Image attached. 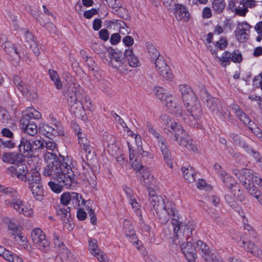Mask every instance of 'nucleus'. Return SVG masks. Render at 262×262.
Wrapping results in <instances>:
<instances>
[{
  "label": "nucleus",
  "mask_w": 262,
  "mask_h": 262,
  "mask_svg": "<svg viewBox=\"0 0 262 262\" xmlns=\"http://www.w3.org/2000/svg\"><path fill=\"white\" fill-rule=\"evenodd\" d=\"M148 201L151 211L154 213V211H155L161 223H166L169 217H171L173 221L172 223L173 231L178 239V243L180 240L186 239L192 235V231L194 229V222L187 221L186 223H181L174 204L171 202L165 204L162 198L158 195L155 190H151L149 192Z\"/></svg>",
  "instance_id": "obj_1"
},
{
  "label": "nucleus",
  "mask_w": 262,
  "mask_h": 262,
  "mask_svg": "<svg viewBox=\"0 0 262 262\" xmlns=\"http://www.w3.org/2000/svg\"><path fill=\"white\" fill-rule=\"evenodd\" d=\"M45 158L47 165L44 168V175L57 180L61 184L59 185L53 182H49V186L54 192L60 193L62 191V186L69 188L75 183V176L68 163V159L60 155L57 157L51 152L46 154Z\"/></svg>",
  "instance_id": "obj_2"
},
{
  "label": "nucleus",
  "mask_w": 262,
  "mask_h": 262,
  "mask_svg": "<svg viewBox=\"0 0 262 262\" xmlns=\"http://www.w3.org/2000/svg\"><path fill=\"white\" fill-rule=\"evenodd\" d=\"M161 119L165 125L170 127V129H168V132L173 135L174 140L179 145L184 146L190 150L195 151L197 149L192 140L181 124L172 122L169 116L166 114L161 115Z\"/></svg>",
  "instance_id": "obj_3"
},
{
  "label": "nucleus",
  "mask_w": 262,
  "mask_h": 262,
  "mask_svg": "<svg viewBox=\"0 0 262 262\" xmlns=\"http://www.w3.org/2000/svg\"><path fill=\"white\" fill-rule=\"evenodd\" d=\"M83 95L84 90L79 84L74 82L69 84L66 97L68 105L75 114L83 109V102L81 100Z\"/></svg>",
  "instance_id": "obj_4"
},
{
  "label": "nucleus",
  "mask_w": 262,
  "mask_h": 262,
  "mask_svg": "<svg viewBox=\"0 0 262 262\" xmlns=\"http://www.w3.org/2000/svg\"><path fill=\"white\" fill-rule=\"evenodd\" d=\"M29 114L23 115L20 119V124L21 129L30 136H34L38 132L37 126L32 120L39 119L41 117V114L34 109Z\"/></svg>",
  "instance_id": "obj_5"
},
{
  "label": "nucleus",
  "mask_w": 262,
  "mask_h": 262,
  "mask_svg": "<svg viewBox=\"0 0 262 262\" xmlns=\"http://www.w3.org/2000/svg\"><path fill=\"white\" fill-rule=\"evenodd\" d=\"M53 243L58 257L62 262H76L74 255L67 248L60 235L56 232L53 233Z\"/></svg>",
  "instance_id": "obj_6"
},
{
  "label": "nucleus",
  "mask_w": 262,
  "mask_h": 262,
  "mask_svg": "<svg viewBox=\"0 0 262 262\" xmlns=\"http://www.w3.org/2000/svg\"><path fill=\"white\" fill-rule=\"evenodd\" d=\"M31 236L36 247L44 253H47L50 249V242L46 238V234L38 228L32 230Z\"/></svg>",
  "instance_id": "obj_7"
},
{
  "label": "nucleus",
  "mask_w": 262,
  "mask_h": 262,
  "mask_svg": "<svg viewBox=\"0 0 262 262\" xmlns=\"http://www.w3.org/2000/svg\"><path fill=\"white\" fill-rule=\"evenodd\" d=\"M108 58L110 59L108 65L120 71L126 70L125 67L126 60L124 57V53L121 51H116L112 48L107 50Z\"/></svg>",
  "instance_id": "obj_8"
},
{
  "label": "nucleus",
  "mask_w": 262,
  "mask_h": 262,
  "mask_svg": "<svg viewBox=\"0 0 262 262\" xmlns=\"http://www.w3.org/2000/svg\"><path fill=\"white\" fill-rule=\"evenodd\" d=\"M6 204L26 216L30 217L33 214V211L30 206L17 196L12 198L11 201H6Z\"/></svg>",
  "instance_id": "obj_9"
},
{
  "label": "nucleus",
  "mask_w": 262,
  "mask_h": 262,
  "mask_svg": "<svg viewBox=\"0 0 262 262\" xmlns=\"http://www.w3.org/2000/svg\"><path fill=\"white\" fill-rule=\"evenodd\" d=\"M174 233L175 234L176 237V238L174 239V243L176 244H180L181 242H183L181 245V248L183 253L185 255L186 259L189 262H195V258H196V254L195 246L190 241L183 242V241H187L188 239H189L191 235L190 236V237L186 238V239L183 241L180 240V243H178V239L176 236V234L174 232Z\"/></svg>",
  "instance_id": "obj_10"
},
{
  "label": "nucleus",
  "mask_w": 262,
  "mask_h": 262,
  "mask_svg": "<svg viewBox=\"0 0 262 262\" xmlns=\"http://www.w3.org/2000/svg\"><path fill=\"white\" fill-rule=\"evenodd\" d=\"M7 172L12 177H16L23 182H27L28 168L27 166L20 162L14 165L11 166L7 169Z\"/></svg>",
  "instance_id": "obj_11"
},
{
  "label": "nucleus",
  "mask_w": 262,
  "mask_h": 262,
  "mask_svg": "<svg viewBox=\"0 0 262 262\" xmlns=\"http://www.w3.org/2000/svg\"><path fill=\"white\" fill-rule=\"evenodd\" d=\"M233 173L244 186L249 185L253 183V181L254 182L255 177L258 176V174L247 168H242L241 170L234 169L233 170Z\"/></svg>",
  "instance_id": "obj_12"
},
{
  "label": "nucleus",
  "mask_w": 262,
  "mask_h": 262,
  "mask_svg": "<svg viewBox=\"0 0 262 262\" xmlns=\"http://www.w3.org/2000/svg\"><path fill=\"white\" fill-rule=\"evenodd\" d=\"M216 57L222 61V66L225 67L227 64H230L231 60L235 63H240L243 60L242 54L238 50H235L232 53L225 51L221 57L217 55Z\"/></svg>",
  "instance_id": "obj_13"
},
{
  "label": "nucleus",
  "mask_w": 262,
  "mask_h": 262,
  "mask_svg": "<svg viewBox=\"0 0 262 262\" xmlns=\"http://www.w3.org/2000/svg\"><path fill=\"white\" fill-rule=\"evenodd\" d=\"M154 61L155 67L157 70L159 71L160 74L164 78L168 80H171L172 78V75L169 72V69L165 63L163 57L162 56H160L154 60Z\"/></svg>",
  "instance_id": "obj_14"
},
{
  "label": "nucleus",
  "mask_w": 262,
  "mask_h": 262,
  "mask_svg": "<svg viewBox=\"0 0 262 262\" xmlns=\"http://www.w3.org/2000/svg\"><path fill=\"white\" fill-rule=\"evenodd\" d=\"M2 47L7 54L13 57L11 59L12 64L15 66L18 65L20 56L17 48L9 41L4 42Z\"/></svg>",
  "instance_id": "obj_15"
},
{
  "label": "nucleus",
  "mask_w": 262,
  "mask_h": 262,
  "mask_svg": "<svg viewBox=\"0 0 262 262\" xmlns=\"http://www.w3.org/2000/svg\"><path fill=\"white\" fill-rule=\"evenodd\" d=\"M174 14L178 21L187 22L190 18V15L185 6L180 4L174 5Z\"/></svg>",
  "instance_id": "obj_16"
},
{
  "label": "nucleus",
  "mask_w": 262,
  "mask_h": 262,
  "mask_svg": "<svg viewBox=\"0 0 262 262\" xmlns=\"http://www.w3.org/2000/svg\"><path fill=\"white\" fill-rule=\"evenodd\" d=\"M186 108L190 114L195 116L196 118H200L202 116V112L201 105L197 100L196 97L194 99H191L190 101L185 103Z\"/></svg>",
  "instance_id": "obj_17"
},
{
  "label": "nucleus",
  "mask_w": 262,
  "mask_h": 262,
  "mask_svg": "<svg viewBox=\"0 0 262 262\" xmlns=\"http://www.w3.org/2000/svg\"><path fill=\"white\" fill-rule=\"evenodd\" d=\"M203 97L206 101L207 107L213 113H215L219 110V107L222 102L218 99L213 97L209 93L204 90L203 92Z\"/></svg>",
  "instance_id": "obj_18"
},
{
  "label": "nucleus",
  "mask_w": 262,
  "mask_h": 262,
  "mask_svg": "<svg viewBox=\"0 0 262 262\" xmlns=\"http://www.w3.org/2000/svg\"><path fill=\"white\" fill-rule=\"evenodd\" d=\"M158 143L164 160L167 165L170 168H172L173 162L171 159V152L168 148L166 140L164 138L163 141H159Z\"/></svg>",
  "instance_id": "obj_19"
},
{
  "label": "nucleus",
  "mask_w": 262,
  "mask_h": 262,
  "mask_svg": "<svg viewBox=\"0 0 262 262\" xmlns=\"http://www.w3.org/2000/svg\"><path fill=\"white\" fill-rule=\"evenodd\" d=\"M31 142L25 137H21L18 145L19 150L21 155L28 157H33Z\"/></svg>",
  "instance_id": "obj_20"
},
{
  "label": "nucleus",
  "mask_w": 262,
  "mask_h": 262,
  "mask_svg": "<svg viewBox=\"0 0 262 262\" xmlns=\"http://www.w3.org/2000/svg\"><path fill=\"white\" fill-rule=\"evenodd\" d=\"M77 136L78 137V143L81 148H82L86 153L89 154H91L93 148L85 134L81 130H79L77 133Z\"/></svg>",
  "instance_id": "obj_21"
},
{
  "label": "nucleus",
  "mask_w": 262,
  "mask_h": 262,
  "mask_svg": "<svg viewBox=\"0 0 262 262\" xmlns=\"http://www.w3.org/2000/svg\"><path fill=\"white\" fill-rule=\"evenodd\" d=\"M2 160L5 163L15 165L23 162L24 159L23 156L17 152H5L2 155Z\"/></svg>",
  "instance_id": "obj_22"
},
{
  "label": "nucleus",
  "mask_w": 262,
  "mask_h": 262,
  "mask_svg": "<svg viewBox=\"0 0 262 262\" xmlns=\"http://www.w3.org/2000/svg\"><path fill=\"white\" fill-rule=\"evenodd\" d=\"M39 133L46 137L52 139L58 136H61L55 128L50 126L47 124L43 123L39 127Z\"/></svg>",
  "instance_id": "obj_23"
},
{
  "label": "nucleus",
  "mask_w": 262,
  "mask_h": 262,
  "mask_svg": "<svg viewBox=\"0 0 262 262\" xmlns=\"http://www.w3.org/2000/svg\"><path fill=\"white\" fill-rule=\"evenodd\" d=\"M179 90L180 91L182 99L184 104L188 101L194 99L196 97L195 94L191 90V88L187 84H181L179 86Z\"/></svg>",
  "instance_id": "obj_24"
},
{
  "label": "nucleus",
  "mask_w": 262,
  "mask_h": 262,
  "mask_svg": "<svg viewBox=\"0 0 262 262\" xmlns=\"http://www.w3.org/2000/svg\"><path fill=\"white\" fill-rule=\"evenodd\" d=\"M0 256H3L5 259L10 262H24L21 257L6 250L2 246H0Z\"/></svg>",
  "instance_id": "obj_25"
},
{
  "label": "nucleus",
  "mask_w": 262,
  "mask_h": 262,
  "mask_svg": "<svg viewBox=\"0 0 262 262\" xmlns=\"http://www.w3.org/2000/svg\"><path fill=\"white\" fill-rule=\"evenodd\" d=\"M141 183L145 186L148 191V192L151 190H155L152 186L156 184V180L154 179L153 176L150 175L148 172L144 173L140 179Z\"/></svg>",
  "instance_id": "obj_26"
},
{
  "label": "nucleus",
  "mask_w": 262,
  "mask_h": 262,
  "mask_svg": "<svg viewBox=\"0 0 262 262\" xmlns=\"http://www.w3.org/2000/svg\"><path fill=\"white\" fill-rule=\"evenodd\" d=\"M124 57L130 67H137L140 65V62L132 50H125L124 51Z\"/></svg>",
  "instance_id": "obj_27"
},
{
  "label": "nucleus",
  "mask_w": 262,
  "mask_h": 262,
  "mask_svg": "<svg viewBox=\"0 0 262 262\" xmlns=\"http://www.w3.org/2000/svg\"><path fill=\"white\" fill-rule=\"evenodd\" d=\"M29 187L42 184L41 177L39 172L36 169L31 170L27 176Z\"/></svg>",
  "instance_id": "obj_28"
},
{
  "label": "nucleus",
  "mask_w": 262,
  "mask_h": 262,
  "mask_svg": "<svg viewBox=\"0 0 262 262\" xmlns=\"http://www.w3.org/2000/svg\"><path fill=\"white\" fill-rule=\"evenodd\" d=\"M57 214L63 221L68 220L70 217V207L64 205H58L56 208Z\"/></svg>",
  "instance_id": "obj_29"
},
{
  "label": "nucleus",
  "mask_w": 262,
  "mask_h": 262,
  "mask_svg": "<svg viewBox=\"0 0 262 262\" xmlns=\"http://www.w3.org/2000/svg\"><path fill=\"white\" fill-rule=\"evenodd\" d=\"M36 200L41 201L43 199L44 191L42 184L29 187Z\"/></svg>",
  "instance_id": "obj_30"
},
{
  "label": "nucleus",
  "mask_w": 262,
  "mask_h": 262,
  "mask_svg": "<svg viewBox=\"0 0 262 262\" xmlns=\"http://www.w3.org/2000/svg\"><path fill=\"white\" fill-rule=\"evenodd\" d=\"M184 179L191 183L195 181L196 173L191 167L186 168L183 167L181 168Z\"/></svg>",
  "instance_id": "obj_31"
},
{
  "label": "nucleus",
  "mask_w": 262,
  "mask_h": 262,
  "mask_svg": "<svg viewBox=\"0 0 262 262\" xmlns=\"http://www.w3.org/2000/svg\"><path fill=\"white\" fill-rule=\"evenodd\" d=\"M23 94V95L29 100L36 99L37 97V94L35 93H32L27 85L24 82L22 83L17 88Z\"/></svg>",
  "instance_id": "obj_32"
},
{
  "label": "nucleus",
  "mask_w": 262,
  "mask_h": 262,
  "mask_svg": "<svg viewBox=\"0 0 262 262\" xmlns=\"http://www.w3.org/2000/svg\"><path fill=\"white\" fill-rule=\"evenodd\" d=\"M74 208L79 207L85 203V200L78 193L72 192L71 194V200Z\"/></svg>",
  "instance_id": "obj_33"
},
{
  "label": "nucleus",
  "mask_w": 262,
  "mask_h": 262,
  "mask_svg": "<svg viewBox=\"0 0 262 262\" xmlns=\"http://www.w3.org/2000/svg\"><path fill=\"white\" fill-rule=\"evenodd\" d=\"M182 117L183 120L185 123L193 127H196L198 126L199 118H196V117L191 115V114H184Z\"/></svg>",
  "instance_id": "obj_34"
},
{
  "label": "nucleus",
  "mask_w": 262,
  "mask_h": 262,
  "mask_svg": "<svg viewBox=\"0 0 262 262\" xmlns=\"http://www.w3.org/2000/svg\"><path fill=\"white\" fill-rule=\"evenodd\" d=\"M146 45L148 54L152 61H154L161 56L159 51L151 42H147Z\"/></svg>",
  "instance_id": "obj_35"
},
{
  "label": "nucleus",
  "mask_w": 262,
  "mask_h": 262,
  "mask_svg": "<svg viewBox=\"0 0 262 262\" xmlns=\"http://www.w3.org/2000/svg\"><path fill=\"white\" fill-rule=\"evenodd\" d=\"M49 74L51 79L54 82L57 89L60 90L62 87V84L56 71L53 70H49Z\"/></svg>",
  "instance_id": "obj_36"
},
{
  "label": "nucleus",
  "mask_w": 262,
  "mask_h": 262,
  "mask_svg": "<svg viewBox=\"0 0 262 262\" xmlns=\"http://www.w3.org/2000/svg\"><path fill=\"white\" fill-rule=\"evenodd\" d=\"M31 142L33 156H34L36 152H38L45 147V143L41 139H37L32 141Z\"/></svg>",
  "instance_id": "obj_37"
},
{
  "label": "nucleus",
  "mask_w": 262,
  "mask_h": 262,
  "mask_svg": "<svg viewBox=\"0 0 262 262\" xmlns=\"http://www.w3.org/2000/svg\"><path fill=\"white\" fill-rule=\"evenodd\" d=\"M0 194L1 195H5L11 196L14 198L17 195V191L12 187H6L0 184Z\"/></svg>",
  "instance_id": "obj_38"
},
{
  "label": "nucleus",
  "mask_w": 262,
  "mask_h": 262,
  "mask_svg": "<svg viewBox=\"0 0 262 262\" xmlns=\"http://www.w3.org/2000/svg\"><path fill=\"white\" fill-rule=\"evenodd\" d=\"M212 5L214 11L216 13L220 14L225 9L226 3L224 0H214Z\"/></svg>",
  "instance_id": "obj_39"
},
{
  "label": "nucleus",
  "mask_w": 262,
  "mask_h": 262,
  "mask_svg": "<svg viewBox=\"0 0 262 262\" xmlns=\"http://www.w3.org/2000/svg\"><path fill=\"white\" fill-rule=\"evenodd\" d=\"M113 12L115 14L118 15L122 19H127L128 17L127 10L125 8L122 7L121 4L117 8L114 9Z\"/></svg>",
  "instance_id": "obj_40"
},
{
  "label": "nucleus",
  "mask_w": 262,
  "mask_h": 262,
  "mask_svg": "<svg viewBox=\"0 0 262 262\" xmlns=\"http://www.w3.org/2000/svg\"><path fill=\"white\" fill-rule=\"evenodd\" d=\"M146 128L149 133H150L155 138H157L158 142L163 141L164 138L159 133H158L150 122H147Z\"/></svg>",
  "instance_id": "obj_41"
},
{
  "label": "nucleus",
  "mask_w": 262,
  "mask_h": 262,
  "mask_svg": "<svg viewBox=\"0 0 262 262\" xmlns=\"http://www.w3.org/2000/svg\"><path fill=\"white\" fill-rule=\"evenodd\" d=\"M123 231L126 236L135 232L132 222L130 220H125L123 223Z\"/></svg>",
  "instance_id": "obj_42"
},
{
  "label": "nucleus",
  "mask_w": 262,
  "mask_h": 262,
  "mask_svg": "<svg viewBox=\"0 0 262 262\" xmlns=\"http://www.w3.org/2000/svg\"><path fill=\"white\" fill-rule=\"evenodd\" d=\"M244 187L248 191L251 195L256 199L260 195V191L257 189L253 183L244 186Z\"/></svg>",
  "instance_id": "obj_43"
},
{
  "label": "nucleus",
  "mask_w": 262,
  "mask_h": 262,
  "mask_svg": "<svg viewBox=\"0 0 262 262\" xmlns=\"http://www.w3.org/2000/svg\"><path fill=\"white\" fill-rule=\"evenodd\" d=\"M215 113L216 114L219 113L225 119L230 118V113L228 111L225 104L223 102L220 104V106L219 107V110L216 111Z\"/></svg>",
  "instance_id": "obj_44"
},
{
  "label": "nucleus",
  "mask_w": 262,
  "mask_h": 262,
  "mask_svg": "<svg viewBox=\"0 0 262 262\" xmlns=\"http://www.w3.org/2000/svg\"><path fill=\"white\" fill-rule=\"evenodd\" d=\"M223 182L225 186L229 189H232L233 187L236 188L237 184L236 181L232 177L228 176L227 177L222 178Z\"/></svg>",
  "instance_id": "obj_45"
},
{
  "label": "nucleus",
  "mask_w": 262,
  "mask_h": 262,
  "mask_svg": "<svg viewBox=\"0 0 262 262\" xmlns=\"http://www.w3.org/2000/svg\"><path fill=\"white\" fill-rule=\"evenodd\" d=\"M10 117L8 112L4 108L0 107V121L5 125L9 123Z\"/></svg>",
  "instance_id": "obj_46"
},
{
  "label": "nucleus",
  "mask_w": 262,
  "mask_h": 262,
  "mask_svg": "<svg viewBox=\"0 0 262 262\" xmlns=\"http://www.w3.org/2000/svg\"><path fill=\"white\" fill-rule=\"evenodd\" d=\"M12 235L13 236L15 242L20 245H24L27 242L26 237L21 234L20 231L12 233Z\"/></svg>",
  "instance_id": "obj_47"
},
{
  "label": "nucleus",
  "mask_w": 262,
  "mask_h": 262,
  "mask_svg": "<svg viewBox=\"0 0 262 262\" xmlns=\"http://www.w3.org/2000/svg\"><path fill=\"white\" fill-rule=\"evenodd\" d=\"M83 58L90 70L93 72H96L97 71L96 64L92 57L86 56Z\"/></svg>",
  "instance_id": "obj_48"
},
{
  "label": "nucleus",
  "mask_w": 262,
  "mask_h": 262,
  "mask_svg": "<svg viewBox=\"0 0 262 262\" xmlns=\"http://www.w3.org/2000/svg\"><path fill=\"white\" fill-rule=\"evenodd\" d=\"M164 101L165 106L169 110H170L171 107H173L174 106V103H177L175 102V98L170 94H168L165 96Z\"/></svg>",
  "instance_id": "obj_49"
},
{
  "label": "nucleus",
  "mask_w": 262,
  "mask_h": 262,
  "mask_svg": "<svg viewBox=\"0 0 262 262\" xmlns=\"http://www.w3.org/2000/svg\"><path fill=\"white\" fill-rule=\"evenodd\" d=\"M169 111L170 113L174 114L177 117H182L184 115L183 111L178 103H174V106L171 107Z\"/></svg>",
  "instance_id": "obj_50"
},
{
  "label": "nucleus",
  "mask_w": 262,
  "mask_h": 262,
  "mask_svg": "<svg viewBox=\"0 0 262 262\" xmlns=\"http://www.w3.org/2000/svg\"><path fill=\"white\" fill-rule=\"evenodd\" d=\"M71 192H64L61 194L60 199L61 204L60 205H64L67 206L70 203L71 200Z\"/></svg>",
  "instance_id": "obj_51"
},
{
  "label": "nucleus",
  "mask_w": 262,
  "mask_h": 262,
  "mask_svg": "<svg viewBox=\"0 0 262 262\" xmlns=\"http://www.w3.org/2000/svg\"><path fill=\"white\" fill-rule=\"evenodd\" d=\"M235 37L237 40L244 42L248 39L249 34L247 32L235 31Z\"/></svg>",
  "instance_id": "obj_52"
},
{
  "label": "nucleus",
  "mask_w": 262,
  "mask_h": 262,
  "mask_svg": "<svg viewBox=\"0 0 262 262\" xmlns=\"http://www.w3.org/2000/svg\"><path fill=\"white\" fill-rule=\"evenodd\" d=\"M38 21L40 24L41 25H43V27L49 32L53 33L56 31V27L53 23L48 22L45 23L43 21L41 20L40 18L38 19Z\"/></svg>",
  "instance_id": "obj_53"
},
{
  "label": "nucleus",
  "mask_w": 262,
  "mask_h": 262,
  "mask_svg": "<svg viewBox=\"0 0 262 262\" xmlns=\"http://www.w3.org/2000/svg\"><path fill=\"white\" fill-rule=\"evenodd\" d=\"M249 129L258 138H260L262 141V132L261 130L254 123L248 126Z\"/></svg>",
  "instance_id": "obj_54"
},
{
  "label": "nucleus",
  "mask_w": 262,
  "mask_h": 262,
  "mask_svg": "<svg viewBox=\"0 0 262 262\" xmlns=\"http://www.w3.org/2000/svg\"><path fill=\"white\" fill-rule=\"evenodd\" d=\"M251 28V26L246 21L243 23L239 22L237 24L236 31H241L242 32H246L247 31H249Z\"/></svg>",
  "instance_id": "obj_55"
},
{
  "label": "nucleus",
  "mask_w": 262,
  "mask_h": 262,
  "mask_svg": "<svg viewBox=\"0 0 262 262\" xmlns=\"http://www.w3.org/2000/svg\"><path fill=\"white\" fill-rule=\"evenodd\" d=\"M0 144L4 147L8 148H12L16 145L15 143L12 140H4L0 139Z\"/></svg>",
  "instance_id": "obj_56"
},
{
  "label": "nucleus",
  "mask_w": 262,
  "mask_h": 262,
  "mask_svg": "<svg viewBox=\"0 0 262 262\" xmlns=\"http://www.w3.org/2000/svg\"><path fill=\"white\" fill-rule=\"evenodd\" d=\"M237 117H238L239 120L242 121L245 125H247L248 126H250L252 123L254 124V122L251 121V120L244 112Z\"/></svg>",
  "instance_id": "obj_57"
},
{
  "label": "nucleus",
  "mask_w": 262,
  "mask_h": 262,
  "mask_svg": "<svg viewBox=\"0 0 262 262\" xmlns=\"http://www.w3.org/2000/svg\"><path fill=\"white\" fill-rule=\"evenodd\" d=\"M251 246L252 247L251 250L249 251L253 255L259 258L262 257V251L258 248L254 244H250Z\"/></svg>",
  "instance_id": "obj_58"
},
{
  "label": "nucleus",
  "mask_w": 262,
  "mask_h": 262,
  "mask_svg": "<svg viewBox=\"0 0 262 262\" xmlns=\"http://www.w3.org/2000/svg\"><path fill=\"white\" fill-rule=\"evenodd\" d=\"M164 91L163 89L161 87H157L154 89L155 94L157 95V97L163 101L165 98V96L167 95Z\"/></svg>",
  "instance_id": "obj_59"
},
{
  "label": "nucleus",
  "mask_w": 262,
  "mask_h": 262,
  "mask_svg": "<svg viewBox=\"0 0 262 262\" xmlns=\"http://www.w3.org/2000/svg\"><path fill=\"white\" fill-rule=\"evenodd\" d=\"M231 190L232 194H233L234 197L236 198L238 201L242 202L244 200V198L242 194V192L237 186L236 188L233 187Z\"/></svg>",
  "instance_id": "obj_60"
},
{
  "label": "nucleus",
  "mask_w": 262,
  "mask_h": 262,
  "mask_svg": "<svg viewBox=\"0 0 262 262\" xmlns=\"http://www.w3.org/2000/svg\"><path fill=\"white\" fill-rule=\"evenodd\" d=\"M228 45V41L226 38L221 37L220 40L215 43V46L220 50L225 49Z\"/></svg>",
  "instance_id": "obj_61"
},
{
  "label": "nucleus",
  "mask_w": 262,
  "mask_h": 262,
  "mask_svg": "<svg viewBox=\"0 0 262 262\" xmlns=\"http://www.w3.org/2000/svg\"><path fill=\"white\" fill-rule=\"evenodd\" d=\"M203 257L207 262H212L213 259L215 258L216 255L214 250L210 249L209 252H207L203 255Z\"/></svg>",
  "instance_id": "obj_62"
},
{
  "label": "nucleus",
  "mask_w": 262,
  "mask_h": 262,
  "mask_svg": "<svg viewBox=\"0 0 262 262\" xmlns=\"http://www.w3.org/2000/svg\"><path fill=\"white\" fill-rule=\"evenodd\" d=\"M89 250L92 254L96 251L99 250L97 247V241L95 239H91L89 242Z\"/></svg>",
  "instance_id": "obj_63"
},
{
  "label": "nucleus",
  "mask_w": 262,
  "mask_h": 262,
  "mask_svg": "<svg viewBox=\"0 0 262 262\" xmlns=\"http://www.w3.org/2000/svg\"><path fill=\"white\" fill-rule=\"evenodd\" d=\"M197 246L201 250L203 255H204L207 252H209V251L210 250L208 245L204 243L201 241H198L196 243Z\"/></svg>",
  "instance_id": "obj_64"
}]
</instances>
